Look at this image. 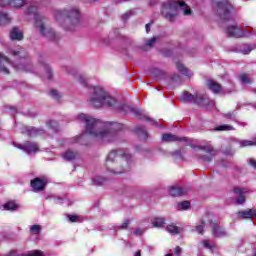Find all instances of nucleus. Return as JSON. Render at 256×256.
I'll use <instances>...</instances> for the list:
<instances>
[{
    "mask_svg": "<svg viewBox=\"0 0 256 256\" xmlns=\"http://www.w3.org/2000/svg\"><path fill=\"white\" fill-rule=\"evenodd\" d=\"M176 69L188 78L193 77V73H191V71H189L181 62L176 63Z\"/></svg>",
    "mask_w": 256,
    "mask_h": 256,
    "instance_id": "a878e982",
    "label": "nucleus"
},
{
    "mask_svg": "<svg viewBox=\"0 0 256 256\" xmlns=\"http://www.w3.org/2000/svg\"><path fill=\"white\" fill-rule=\"evenodd\" d=\"M181 103H196L200 107H205V109H211L215 107V101L207 99L203 95H193L189 92H184L180 97Z\"/></svg>",
    "mask_w": 256,
    "mask_h": 256,
    "instance_id": "6e6552de",
    "label": "nucleus"
},
{
    "mask_svg": "<svg viewBox=\"0 0 256 256\" xmlns=\"http://www.w3.org/2000/svg\"><path fill=\"white\" fill-rule=\"evenodd\" d=\"M22 133L28 135V137H37V135H43V130L31 126H24L22 127Z\"/></svg>",
    "mask_w": 256,
    "mask_h": 256,
    "instance_id": "a211bd4d",
    "label": "nucleus"
},
{
    "mask_svg": "<svg viewBox=\"0 0 256 256\" xmlns=\"http://www.w3.org/2000/svg\"><path fill=\"white\" fill-rule=\"evenodd\" d=\"M197 148L201 151H205L206 153H208V155H204L201 157L202 161H204L205 163H210V161L213 160V157H215V150L213 149V146L207 144L204 146H198Z\"/></svg>",
    "mask_w": 256,
    "mask_h": 256,
    "instance_id": "4468645a",
    "label": "nucleus"
},
{
    "mask_svg": "<svg viewBox=\"0 0 256 256\" xmlns=\"http://www.w3.org/2000/svg\"><path fill=\"white\" fill-rule=\"evenodd\" d=\"M238 217H241V219H253V209L238 212Z\"/></svg>",
    "mask_w": 256,
    "mask_h": 256,
    "instance_id": "bb28decb",
    "label": "nucleus"
},
{
    "mask_svg": "<svg viewBox=\"0 0 256 256\" xmlns=\"http://www.w3.org/2000/svg\"><path fill=\"white\" fill-rule=\"evenodd\" d=\"M131 223H133V220L132 219H126L122 225H131Z\"/></svg>",
    "mask_w": 256,
    "mask_h": 256,
    "instance_id": "603ef678",
    "label": "nucleus"
},
{
    "mask_svg": "<svg viewBox=\"0 0 256 256\" xmlns=\"http://www.w3.org/2000/svg\"><path fill=\"white\" fill-rule=\"evenodd\" d=\"M157 42V38L153 37L145 41L146 47H153L155 43Z\"/></svg>",
    "mask_w": 256,
    "mask_h": 256,
    "instance_id": "37998d69",
    "label": "nucleus"
},
{
    "mask_svg": "<svg viewBox=\"0 0 256 256\" xmlns=\"http://www.w3.org/2000/svg\"><path fill=\"white\" fill-rule=\"evenodd\" d=\"M166 256H173V254H167Z\"/></svg>",
    "mask_w": 256,
    "mask_h": 256,
    "instance_id": "680f3d73",
    "label": "nucleus"
},
{
    "mask_svg": "<svg viewBox=\"0 0 256 256\" xmlns=\"http://www.w3.org/2000/svg\"><path fill=\"white\" fill-rule=\"evenodd\" d=\"M119 109H122L124 113H129V111H131V113H133L134 115H136V117H139V119H142L143 121H151V118L145 116L143 114V111L139 110L138 108H133L127 104H124L122 106H119Z\"/></svg>",
    "mask_w": 256,
    "mask_h": 256,
    "instance_id": "9b49d317",
    "label": "nucleus"
},
{
    "mask_svg": "<svg viewBox=\"0 0 256 256\" xmlns=\"http://www.w3.org/2000/svg\"><path fill=\"white\" fill-rule=\"evenodd\" d=\"M240 80L243 82V83H251V81L249 80V77H247V75L245 74H242L240 76Z\"/></svg>",
    "mask_w": 256,
    "mask_h": 256,
    "instance_id": "49530a36",
    "label": "nucleus"
},
{
    "mask_svg": "<svg viewBox=\"0 0 256 256\" xmlns=\"http://www.w3.org/2000/svg\"><path fill=\"white\" fill-rule=\"evenodd\" d=\"M216 131H233V126L224 124V125L218 126L216 128Z\"/></svg>",
    "mask_w": 256,
    "mask_h": 256,
    "instance_id": "58836bf2",
    "label": "nucleus"
},
{
    "mask_svg": "<svg viewBox=\"0 0 256 256\" xmlns=\"http://www.w3.org/2000/svg\"><path fill=\"white\" fill-rule=\"evenodd\" d=\"M127 164V160L117 153V151H111L106 158V168L113 175H121L125 171H129V167L123 165Z\"/></svg>",
    "mask_w": 256,
    "mask_h": 256,
    "instance_id": "0eeeda50",
    "label": "nucleus"
},
{
    "mask_svg": "<svg viewBox=\"0 0 256 256\" xmlns=\"http://www.w3.org/2000/svg\"><path fill=\"white\" fill-rule=\"evenodd\" d=\"M226 33L229 37H236L237 39L241 37H249V31H247V29L234 25L228 26Z\"/></svg>",
    "mask_w": 256,
    "mask_h": 256,
    "instance_id": "9d476101",
    "label": "nucleus"
},
{
    "mask_svg": "<svg viewBox=\"0 0 256 256\" xmlns=\"http://www.w3.org/2000/svg\"><path fill=\"white\" fill-rule=\"evenodd\" d=\"M151 25H153V21H151L150 23L146 24V33H149V31H151Z\"/></svg>",
    "mask_w": 256,
    "mask_h": 256,
    "instance_id": "8fccbe9b",
    "label": "nucleus"
},
{
    "mask_svg": "<svg viewBox=\"0 0 256 256\" xmlns=\"http://www.w3.org/2000/svg\"><path fill=\"white\" fill-rule=\"evenodd\" d=\"M11 55L13 57H18L19 60L15 62L14 69L16 71H22L24 73H38L39 75H44L48 79H53V70L51 66L46 62H42L40 65V70H33V65H31V60H29V54L25 48L17 47L15 49L10 50Z\"/></svg>",
    "mask_w": 256,
    "mask_h": 256,
    "instance_id": "f03ea898",
    "label": "nucleus"
},
{
    "mask_svg": "<svg viewBox=\"0 0 256 256\" xmlns=\"http://www.w3.org/2000/svg\"><path fill=\"white\" fill-rule=\"evenodd\" d=\"M128 17H129V14L126 13V14H124V15L122 16V19H123L124 21H127Z\"/></svg>",
    "mask_w": 256,
    "mask_h": 256,
    "instance_id": "5fc2aeb1",
    "label": "nucleus"
},
{
    "mask_svg": "<svg viewBox=\"0 0 256 256\" xmlns=\"http://www.w3.org/2000/svg\"><path fill=\"white\" fill-rule=\"evenodd\" d=\"M179 9L183 15H191V8L183 1L170 0L162 5V15L168 21H175V17L179 15Z\"/></svg>",
    "mask_w": 256,
    "mask_h": 256,
    "instance_id": "423d86ee",
    "label": "nucleus"
},
{
    "mask_svg": "<svg viewBox=\"0 0 256 256\" xmlns=\"http://www.w3.org/2000/svg\"><path fill=\"white\" fill-rule=\"evenodd\" d=\"M213 5L216 9L217 14L224 21H229L231 17V11L233 6L227 0H213Z\"/></svg>",
    "mask_w": 256,
    "mask_h": 256,
    "instance_id": "1a4fd4ad",
    "label": "nucleus"
},
{
    "mask_svg": "<svg viewBox=\"0 0 256 256\" xmlns=\"http://www.w3.org/2000/svg\"><path fill=\"white\" fill-rule=\"evenodd\" d=\"M255 93H256V90H255Z\"/></svg>",
    "mask_w": 256,
    "mask_h": 256,
    "instance_id": "69168bd1",
    "label": "nucleus"
},
{
    "mask_svg": "<svg viewBox=\"0 0 256 256\" xmlns=\"http://www.w3.org/2000/svg\"><path fill=\"white\" fill-rule=\"evenodd\" d=\"M63 158L66 159V161H73L77 159V152L68 150L63 154Z\"/></svg>",
    "mask_w": 256,
    "mask_h": 256,
    "instance_id": "c85d7f7f",
    "label": "nucleus"
},
{
    "mask_svg": "<svg viewBox=\"0 0 256 256\" xmlns=\"http://www.w3.org/2000/svg\"><path fill=\"white\" fill-rule=\"evenodd\" d=\"M253 51V47L249 44H244L240 46L239 52L242 53L243 55H249Z\"/></svg>",
    "mask_w": 256,
    "mask_h": 256,
    "instance_id": "7c9ffc66",
    "label": "nucleus"
},
{
    "mask_svg": "<svg viewBox=\"0 0 256 256\" xmlns=\"http://www.w3.org/2000/svg\"><path fill=\"white\" fill-rule=\"evenodd\" d=\"M201 225H219L213 214H205L201 218Z\"/></svg>",
    "mask_w": 256,
    "mask_h": 256,
    "instance_id": "412c9836",
    "label": "nucleus"
},
{
    "mask_svg": "<svg viewBox=\"0 0 256 256\" xmlns=\"http://www.w3.org/2000/svg\"><path fill=\"white\" fill-rule=\"evenodd\" d=\"M166 231L170 233V235H180V233H183V228L176 225H168L166 226Z\"/></svg>",
    "mask_w": 256,
    "mask_h": 256,
    "instance_id": "393cba45",
    "label": "nucleus"
},
{
    "mask_svg": "<svg viewBox=\"0 0 256 256\" xmlns=\"http://www.w3.org/2000/svg\"><path fill=\"white\" fill-rule=\"evenodd\" d=\"M25 15L28 17V19H34L36 29L39 30L43 37L49 41H57V39H59V36H57L55 30L50 28L49 24H47V18L39 14L37 4L30 5L25 11Z\"/></svg>",
    "mask_w": 256,
    "mask_h": 256,
    "instance_id": "20e7f679",
    "label": "nucleus"
},
{
    "mask_svg": "<svg viewBox=\"0 0 256 256\" xmlns=\"http://www.w3.org/2000/svg\"><path fill=\"white\" fill-rule=\"evenodd\" d=\"M88 101L96 109L101 107H115L117 105V99L99 86L92 88Z\"/></svg>",
    "mask_w": 256,
    "mask_h": 256,
    "instance_id": "39448f33",
    "label": "nucleus"
},
{
    "mask_svg": "<svg viewBox=\"0 0 256 256\" xmlns=\"http://www.w3.org/2000/svg\"><path fill=\"white\" fill-rule=\"evenodd\" d=\"M145 231H147V228L143 227V226H139L137 227L133 234L136 236V237H139L140 235H143V233H145Z\"/></svg>",
    "mask_w": 256,
    "mask_h": 256,
    "instance_id": "c9c22d12",
    "label": "nucleus"
},
{
    "mask_svg": "<svg viewBox=\"0 0 256 256\" xmlns=\"http://www.w3.org/2000/svg\"><path fill=\"white\" fill-rule=\"evenodd\" d=\"M172 157L175 159H183V154L181 153V150H175L172 153Z\"/></svg>",
    "mask_w": 256,
    "mask_h": 256,
    "instance_id": "a18cd8bd",
    "label": "nucleus"
},
{
    "mask_svg": "<svg viewBox=\"0 0 256 256\" xmlns=\"http://www.w3.org/2000/svg\"><path fill=\"white\" fill-rule=\"evenodd\" d=\"M10 39L12 41H22L23 31L19 27H13L10 31Z\"/></svg>",
    "mask_w": 256,
    "mask_h": 256,
    "instance_id": "aec40b11",
    "label": "nucleus"
},
{
    "mask_svg": "<svg viewBox=\"0 0 256 256\" xmlns=\"http://www.w3.org/2000/svg\"><path fill=\"white\" fill-rule=\"evenodd\" d=\"M120 229H127V226H121Z\"/></svg>",
    "mask_w": 256,
    "mask_h": 256,
    "instance_id": "052dcab7",
    "label": "nucleus"
},
{
    "mask_svg": "<svg viewBox=\"0 0 256 256\" xmlns=\"http://www.w3.org/2000/svg\"><path fill=\"white\" fill-rule=\"evenodd\" d=\"M224 117H226V119H233L235 117V113L233 112L226 113Z\"/></svg>",
    "mask_w": 256,
    "mask_h": 256,
    "instance_id": "de8ad7c7",
    "label": "nucleus"
},
{
    "mask_svg": "<svg viewBox=\"0 0 256 256\" xmlns=\"http://www.w3.org/2000/svg\"><path fill=\"white\" fill-rule=\"evenodd\" d=\"M207 87L214 93H221V85L215 82V80H208Z\"/></svg>",
    "mask_w": 256,
    "mask_h": 256,
    "instance_id": "b1692460",
    "label": "nucleus"
},
{
    "mask_svg": "<svg viewBox=\"0 0 256 256\" xmlns=\"http://www.w3.org/2000/svg\"><path fill=\"white\" fill-rule=\"evenodd\" d=\"M134 256H141V250L136 251Z\"/></svg>",
    "mask_w": 256,
    "mask_h": 256,
    "instance_id": "13d9d810",
    "label": "nucleus"
},
{
    "mask_svg": "<svg viewBox=\"0 0 256 256\" xmlns=\"http://www.w3.org/2000/svg\"><path fill=\"white\" fill-rule=\"evenodd\" d=\"M9 67H11V61L5 55L0 53V73L9 75Z\"/></svg>",
    "mask_w": 256,
    "mask_h": 256,
    "instance_id": "dca6fc26",
    "label": "nucleus"
},
{
    "mask_svg": "<svg viewBox=\"0 0 256 256\" xmlns=\"http://www.w3.org/2000/svg\"><path fill=\"white\" fill-rule=\"evenodd\" d=\"M79 83L85 84V78L83 76H79Z\"/></svg>",
    "mask_w": 256,
    "mask_h": 256,
    "instance_id": "864d4df0",
    "label": "nucleus"
},
{
    "mask_svg": "<svg viewBox=\"0 0 256 256\" xmlns=\"http://www.w3.org/2000/svg\"><path fill=\"white\" fill-rule=\"evenodd\" d=\"M50 127H57V122L51 121L50 122Z\"/></svg>",
    "mask_w": 256,
    "mask_h": 256,
    "instance_id": "4d7b16f0",
    "label": "nucleus"
},
{
    "mask_svg": "<svg viewBox=\"0 0 256 256\" xmlns=\"http://www.w3.org/2000/svg\"><path fill=\"white\" fill-rule=\"evenodd\" d=\"M79 123L85 124V132L77 137L78 143L87 145L85 139H95L101 143H113L115 141V133L123 129V124L117 122H101L87 114H79L77 116Z\"/></svg>",
    "mask_w": 256,
    "mask_h": 256,
    "instance_id": "f257e3e1",
    "label": "nucleus"
},
{
    "mask_svg": "<svg viewBox=\"0 0 256 256\" xmlns=\"http://www.w3.org/2000/svg\"><path fill=\"white\" fill-rule=\"evenodd\" d=\"M191 191V188H183L177 186L170 187V195L172 197H181V195H187Z\"/></svg>",
    "mask_w": 256,
    "mask_h": 256,
    "instance_id": "f3484780",
    "label": "nucleus"
},
{
    "mask_svg": "<svg viewBox=\"0 0 256 256\" xmlns=\"http://www.w3.org/2000/svg\"><path fill=\"white\" fill-rule=\"evenodd\" d=\"M249 165H251V167H254L256 169V160L255 159H250L249 160Z\"/></svg>",
    "mask_w": 256,
    "mask_h": 256,
    "instance_id": "3c124183",
    "label": "nucleus"
},
{
    "mask_svg": "<svg viewBox=\"0 0 256 256\" xmlns=\"http://www.w3.org/2000/svg\"><path fill=\"white\" fill-rule=\"evenodd\" d=\"M162 141L164 143H172L173 141H185L187 142V137L179 138L173 134H164L162 135Z\"/></svg>",
    "mask_w": 256,
    "mask_h": 256,
    "instance_id": "4be33fe9",
    "label": "nucleus"
},
{
    "mask_svg": "<svg viewBox=\"0 0 256 256\" xmlns=\"http://www.w3.org/2000/svg\"><path fill=\"white\" fill-rule=\"evenodd\" d=\"M174 253H175V255L176 256H179V255H181V247H176L175 249H174Z\"/></svg>",
    "mask_w": 256,
    "mask_h": 256,
    "instance_id": "09e8293b",
    "label": "nucleus"
},
{
    "mask_svg": "<svg viewBox=\"0 0 256 256\" xmlns=\"http://www.w3.org/2000/svg\"><path fill=\"white\" fill-rule=\"evenodd\" d=\"M172 81H179V75H174L172 77Z\"/></svg>",
    "mask_w": 256,
    "mask_h": 256,
    "instance_id": "6e6d98bb",
    "label": "nucleus"
},
{
    "mask_svg": "<svg viewBox=\"0 0 256 256\" xmlns=\"http://www.w3.org/2000/svg\"><path fill=\"white\" fill-rule=\"evenodd\" d=\"M50 95L53 97V99H61V94L57 90H51Z\"/></svg>",
    "mask_w": 256,
    "mask_h": 256,
    "instance_id": "c03bdc74",
    "label": "nucleus"
},
{
    "mask_svg": "<svg viewBox=\"0 0 256 256\" xmlns=\"http://www.w3.org/2000/svg\"><path fill=\"white\" fill-rule=\"evenodd\" d=\"M233 193L238 197L236 199L238 205H243L245 203V194L249 193V190L243 187H234Z\"/></svg>",
    "mask_w": 256,
    "mask_h": 256,
    "instance_id": "2eb2a0df",
    "label": "nucleus"
},
{
    "mask_svg": "<svg viewBox=\"0 0 256 256\" xmlns=\"http://www.w3.org/2000/svg\"><path fill=\"white\" fill-rule=\"evenodd\" d=\"M157 227H163V226H161V225H158Z\"/></svg>",
    "mask_w": 256,
    "mask_h": 256,
    "instance_id": "e2e57ef3",
    "label": "nucleus"
},
{
    "mask_svg": "<svg viewBox=\"0 0 256 256\" xmlns=\"http://www.w3.org/2000/svg\"><path fill=\"white\" fill-rule=\"evenodd\" d=\"M195 232L198 235H203V233H205V226L204 225H198L195 227Z\"/></svg>",
    "mask_w": 256,
    "mask_h": 256,
    "instance_id": "79ce46f5",
    "label": "nucleus"
},
{
    "mask_svg": "<svg viewBox=\"0 0 256 256\" xmlns=\"http://www.w3.org/2000/svg\"><path fill=\"white\" fill-rule=\"evenodd\" d=\"M202 245H203V247H205V249H209L210 251H211V249H213V247H215V244H213L209 240H202Z\"/></svg>",
    "mask_w": 256,
    "mask_h": 256,
    "instance_id": "ea45409f",
    "label": "nucleus"
},
{
    "mask_svg": "<svg viewBox=\"0 0 256 256\" xmlns=\"http://www.w3.org/2000/svg\"><path fill=\"white\" fill-rule=\"evenodd\" d=\"M49 183L47 178H35L31 180V187L35 193H39L40 191L45 190V186Z\"/></svg>",
    "mask_w": 256,
    "mask_h": 256,
    "instance_id": "f8f14e48",
    "label": "nucleus"
},
{
    "mask_svg": "<svg viewBox=\"0 0 256 256\" xmlns=\"http://www.w3.org/2000/svg\"><path fill=\"white\" fill-rule=\"evenodd\" d=\"M54 19L65 31H75L81 23V10L77 6L56 10Z\"/></svg>",
    "mask_w": 256,
    "mask_h": 256,
    "instance_id": "7ed1b4c3",
    "label": "nucleus"
},
{
    "mask_svg": "<svg viewBox=\"0 0 256 256\" xmlns=\"http://www.w3.org/2000/svg\"><path fill=\"white\" fill-rule=\"evenodd\" d=\"M212 233L215 237H225L227 236V231L221 225H215L212 228Z\"/></svg>",
    "mask_w": 256,
    "mask_h": 256,
    "instance_id": "5701e85b",
    "label": "nucleus"
},
{
    "mask_svg": "<svg viewBox=\"0 0 256 256\" xmlns=\"http://www.w3.org/2000/svg\"><path fill=\"white\" fill-rule=\"evenodd\" d=\"M93 1H97V0H93Z\"/></svg>",
    "mask_w": 256,
    "mask_h": 256,
    "instance_id": "0e129e2a",
    "label": "nucleus"
},
{
    "mask_svg": "<svg viewBox=\"0 0 256 256\" xmlns=\"http://www.w3.org/2000/svg\"><path fill=\"white\" fill-rule=\"evenodd\" d=\"M11 23V18L7 13L0 12V26L9 25Z\"/></svg>",
    "mask_w": 256,
    "mask_h": 256,
    "instance_id": "c756f323",
    "label": "nucleus"
},
{
    "mask_svg": "<svg viewBox=\"0 0 256 256\" xmlns=\"http://www.w3.org/2000/svg\"><path fill=\"white\" fill-rule=\"evenodd\" d=\"M30 231H31V233H34V235H37L41 231V226L40 225H33V226L30 227Z\"/></svg>",
    "mask_w": 256,
    "mask_h": 256,
    "instance_id": "a19ab883",
    "label": "nucleus"
},
{
    "mask_svg": "<svg viewBox=\"0 0 256 256\" xmlns=\"http://www.w3.org/2000/svg\"><path fill=\"white\" fill-rule=\"evenodd\" d=\"M189 207H191V202L189 201H183L177 205L178 211H185L186 209H189Z\"/></svg>",
    "mask_w": 256,
    "mask_h": 256,
    "instance_id": "72a5a7b5",
    "label": "nucleus"
},
{
    "mask_svg": "<svg viewBox=\"0 0 256 256\" xmlns=\"http://www.w3.org/2000/svg\"><path fill=\"white\" fill-rule=\"evenodd\" d=\"M105 183V179L101 176H96L93 179V185L101 186Z\"/></svg>",
    "mask_w": 256,
    "mask_h": 256,
    "instance_id": "e433bc0d",
    "label": "nucleus"
},
{
    "mask_svg": "<svg viewBox=\"0 0 256 256\" xmlns=\"http://www.w3.org/2000/svg\"><path fill=\"white\" fill-rule=\"evenodd\" d=\"M135 133H137V135H139V137H141L142 139H147V130H145L144 127L136 126Z\"/></svg>",
    "mask_w": 256,
    "mask_h": 256,
    "instance_id": "2f4dec72",
    "label": "nucleus"
},
{
    "mask_svg": "<svg viewBox=\"0 0 256 256\" xmlns=\"http://www.w3.org/2000/svg\"><path fill=\"white\" fill-rule=\"evenodd\" d=\"M68 221L70 223H80L81 222V217L78 215H67Z\"/></svg>",
    "mask_w": 256,
    "mask_h": 256,
    "instance_id": "4c0bfd02",
    "label": "nucleus"
},
{
    "mask_svg": "<svg viewBox=\"0 0 256 256\" xmlns=\"http://www.w3.org/2000/svg\"><path fill=\"white\" fill-rule=\"evenodd\" d=\"M17 148L21 149L28 155H33V153L39 152V145L35 142H26L23 145H18Z\"/></svg>",
    "mask_w": 256,
    "mask_h": 256,
    "instance_id": "ddd939ff",
    "label": "nucleus"
},
{
    "mask_svg": "<svg viewBox=\"0 0 256 256\" xmlns=\"http://www.w3.org/2000/svg\"><path fill=\"white\" fill-rule=\"evenodd\" d=\"M239 145L240 147H256V137L252 140H241Z\"/></svg>",
    "mask_w": 256,
    "mask_h": 256,
    "instance_id": "cd10ccee",
    "label": "nucleus"
},
{
    "mask_svg": "<svg viewBox=\"0 0 256 256\" xmlns=\"http://www.w3.org/2000/svg\"><path fill=\"white\" fill-rule=\"evenodd\" d=\"M4 209L6 211H17V209H19V205H17L15 202H7L4 205Z\"/></svg>",
    "mask_w": 256,
    "mask_h": 256,
    "instance_id": "473e14b6",
    "label": "nucleus"
},
{
    "mask_svg": "<svg viewBox=\"0 0 256 256\" xmlns=\"http://www.w3.org/2000/svg\"><path fill=\"white\" fill-rule=\"evenodd\" d=\"M152 225H165V218L163 217H154L151 219Z\"/></svg>",
    "mask_w": 256,
    "mask_h": 256,
    "instance_id": "f704fd0d",
    "label": "nucleus"
},
{
    "mask_svg": "<svg viewBox=\"0 0 256 256\" xmlns=\"http://www.w3.org/2000/svg\"><path fill=\"white\" fill-rule=\"evenodd\" d=\"M252 217L256 218V209H252Z\"/></svg>",
    "mask_w": 256,
    "mask_h": 256,
    "instance_id": "bf43d9fd",
    "label": "nucleus"
},
{
    "mask_svg": "<svg viewBox=\"0 0 256 256\" xmlns=\"http://www.w3.org/2000/svg\"><path fill=\"white\" fill-rule=\"evenodd\" d=\"M0 5L2 7H7V5H9L10 7H23V5H25V0H2L0 2Z\"/></svg>",
    "mask_w": 256,
    "mask_h": 256,
    "instance_id": "6ab92c4d",
    "label": "nucleus"
}]
</instances>
